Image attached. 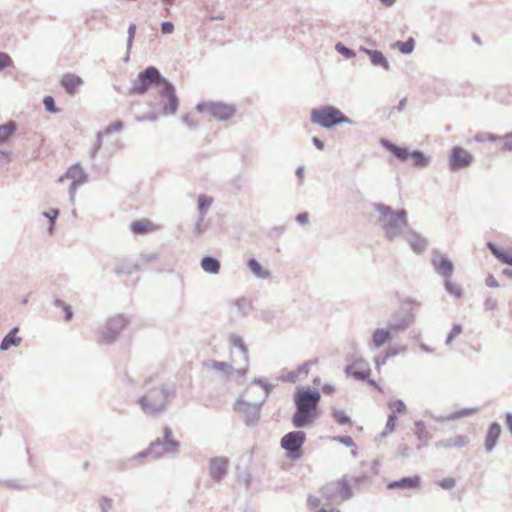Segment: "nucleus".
<instances>
[{"label":"nucleus","instance_id":"nucleus-1","mask_svg":"<svg viewBox=\"0 0 512 512\" xmlns=\"http://www.w3.org/2000/svg\"><path fill=\"white\" fill-rule=\"evenodd\" d=\"M151 88H155L161 97L164 114H173L178 108V99L173 86L163 78L155 67H148L139 73L133 82L130 93L142 95Z\"/></svg>","mask_w":512,"mask_h":512},{"label":"nucleus","instance_id":"nucleus-2","mask_svg":"<svg viewBox=\"0 0 512 512\" xmlns=\"http://www.w3.org/2000/svg\"><path fill=\"white\" fill-rule=\"evenodd\" d=\"M321 395L317 390L309 387L297 388L294 394L296 411L292 417L293 425L296 428L308 426L314 422L318 416V404Z\"/></svg>","mask_w":512,"mask_h":512},{"label":"nucleus","instance_id":"nucleus-3","mask_svg":"<svg viewBox=\"0 0 512 512\" xmlns=\"http://www.w3.org/2000/svg\"><path fill=\"white\" fill-rule=\"evenodd\" d=\"M175 395L173 388L161 385L150 389L140 400L139 404L146 413L156 414L163 411L169 400Z\"/></svg>","mask_w":512,"mask_h":512},{"label":"nucleus","instance_id":"nucleus-4","mask_svg":"<svg viewBox=\"0 0 512 512\" xmlns=\"http://www.w3.org/2000/svg\"><path fill=\"white\" fill-rule=\"evenodd\" d=\"M311 121L312 123L324 128H331L336 125L350 122L348 117L333 106H324L313 109L311 112Z\"/></svg>","mask_w":512,"mask_h":512},{"label":"nucleus","instance_id":"nucleus-5","mask_svg":"<svg viewBox=\"0 0 512 512\" xmlns=\"http://www.w3.org/2000/svg\"><path fill=\"white\" fill-rule=\"evenodd\" d=\"M379 220L386 231L388 238H392L405 227L406 214L403 211L393 212L388 207L378 206Z\"/></svg>","mask_w":512,"mask_h":512},{"label":"nucleus","instance_id":"nucleus-6","mask_svg":"<svg viewBox=\"0 0 512 512\" xmlns=\"http://www.w3.org/2000/svg\"><path fill=\"white\" fill-rule=\"evenodd\" d=\"M306 440V434L302 431H294L285 434L281 439V447L287 452L291 460L302 457V447Z\"/></svg>","mask_w":512,"mask_h":512},{"label":"nucleus","instance_id":"nucleus-7","mask_svg":"<svg viewBox=\"0 0 512 512\" xmlns=\"http://www.w3.org/2000/svg\"><path fill=\"white\" fill-rule=\"evenodd\" d=\"M197 111L207 114L218 120H228L236 112L233 105L225 104L222 102H203L197 105Z\"/></svg>","mask_w":512,"mask_h":512},{"label":"nucleus","instance_id":"nucleus-8","mask_svg":"<svg viewBox=\"0 0 512 512\" xmlns=\"http://www.w3.org/2000/svg\"><path fill=\"white\" fill-rule=\"evenodd\" d=\"M319 493L326 503L343 501L350 497V489L344 481H334L324 485Z\"/></svg>","mask_w":512,"mask_h":512},{"label":"nucleus","instance_id":"nucleus-9","mask_svg":"<svg viewBox=\"0 0 512 512\" xmlns=\"http://www.w3.org/2000/svg\"><path fill=\"white\" fill-rule=\"evenodd\" d=\"M473 156L459 146H454L451 149L449 156V167L451 171H458L471 165Z\"/></svg>","mask_w":512,"mask_h":512},{"label":"nucleus","instance_id":"nucleus-10","mask_svg":"<svg viewBox=\"0 0 512 512\" xmlns=\"http://www.w3.org/2000/svg\"><path fill=\"white\" fill-rule=\"evenodd\" d=\"M431 264L438 275L445 279L451 278L454 272V265L451 260L442 255L438 250L432 251Z\"/></svg>","mask_w":512,"mask_h":512},{"label":"nucleus","instance_id":"nucleus-11","mask_svg":"<svg viewBox=\"0 0 512 512\" xmlns=\"http://www.w3.org/2000/svg\"><path fill=\"white\" fill-rule=\"evenodd\" d=\"M127 320L122 315L111 317L102 331V342H111L126 327Z\"/></svg>","mask_w":512,"mask_h":512},{"label":"nucleus","instance_id":"nucleus-12","mask_svg":"<svg viewBox=\"0 0 512 512\" xmlns=\"http://www.w3.org/2000/svg\"><path fill=\"white\" fill-rule=\"evenodd\" d=\"M228 470V460L226 458H214L210 461L209 471L211 477L219 481L222 479Z\"/></svg>","mask_w":512,"mask_h":512},{"label":"nucleus","instance_id":"nucleus-13","mask_svg":"<svg viewBox=\"0 0 512 512\" xmlns=\"http://www.w3.org/2000/svg\"><path fill=\"white\" fill-rule=\"evenodd\" d=\"M347 373L356 379L364 380L370 374L369 364L365 360H356L348 366Z\"/></svg>","mask_w":512,"mask_h":512},{"label":"nucleus","instance_id":"nucleus-14","mask_svg":"<svg viewBox=\"0 0 512 512\" xmlns=\"http://www.w3.org/2000/svg\"><path fill=\"white\" fill-rule=\"evenodd\" d=\"M500 434L501 426L497 422L491 423L485 439V450L487 452H491L495 448Z\"/></svg>","mask_w":512,"mask_h":512},{"label":"nucleus","instance_id":"nucleus-15","mask_svg":"<svg viewBox=\"0 0 512 512\" xmlns=\"http://www.w3.org/2000/svg\"><path fill=\"white\" fill-rule=\"evenodd\" d=\"M130 229L134 234H147L156 231L158 226L148 219H140L132 222Z\"/></svg>","mask_w":512,"mask_h":512},{"label":"nucleus","instance_id":"nucleus-16","mask_svg":"<svg viewBox=\"0 0 512 512\" xmlns=\"http://www.w3.org/2000/svg\"><path fill=\"white\" fill-rule=\"evenodd\" d=\"M468 442H469V439L467 436L456 435L454 437H451V438H448L445 440H440V441L436 442L435 445L437 448H445V449L454 448V447L461 448V447L465 446L466 444H468Z\"/></svg>","mask_w":512,"mask_h":512},{"label":"nucleus","instance_id":"nucleus-17","mask_svg":"<svg viewBox=\"0 0 512 512\" xmlns=\"http://www.w3.org/2000/svg\"><path fill=\"white\" fill-rule=\"evenodd\" d=\"M389 408L391 410V414L389 416L387 426L390 427V429L392 430L395 426L396 415L397 414H399V415L406 414L407 409H406L405 404L400 400H395V401L389 402Z\"/></svg>","mask_w":512,"mask_h":512},{"label":"nucleus","instance_id":"nucleus-18","mask_svg":"<svg viewBox=\"0 0 512 512\" xmlns=\"http://www.w3.org/2000/svg\"><path fill=\"white\" fill-rule=\"evenodd\" d=\"M81 84V78L73 74H66L61 79V85L69 94H74Z\"/></svg>","mask_w":512,"mask_h":512},{"label":"nucleus","instance_id":"nucleus-19","mask_svg":"<svg viewBox=\"0 0 512 512\" xmlns=\"http://www.w3.org/2000/svg\"><path fill=\"white\" fill-rule=\"evenodd\" d=\"M381 144L383 147H385L389 152H391L397 159L401 161H405L408 156L409 152L406 148L397 146L396 144L391 143L388 140H381Z\"/></svg>","mask_w":512,"mask_h":512},{"label":"nucleus","instance_id":"nucleus-20","mask_svg":"<svg viewBox=\"0 0 512 512\" xmlns=\"http://www.w3.org/2000/svg\"><path fill=\"white\" fill-rule=\"evenodd\" d=\"M391 338L390 330L387 329H376L372 335L371 344L379 348L383 346Z\"/></svg>","mask_w":512,"mask_h":512},{"label":"nucleus","instance_id":"nucleus-21","mask_svg":"<svg viewBox=\"0 0 512 512\" xmlns=\"http://www.w3.org/2000/svg\"><path fill=\"white\" fill-rule=\"evenodd\" d=\"M17 332L18 328H14L5 336L0 345L2 350H7L11 346H18L20 344L21 338L17 336Z\"/></svg>","mask_w":512,"mask_h":512},{"label":"nucleus","instance_id":"nucleus-22","mask_svg":"<svg viewBox=\"0 0 512 512\" xmlns=\"http://www.w3.org/2000/svg\"><path fill=\"white\" fill-rule=\"evenodd\" d=\"M201 266L204 271L211 274H217L220 270V264L218 260L212 257H204L202 259Z\"/></svg>","mask_w":512,"mask_h":512},{"label":"nucleus","instance_id":"nucleus-23","mask_svg":"<svg viewBox=\"0 0 512 512\" xmlns=\"http://www.w3.org/2000/svg\"><path fill=\"white\" fill-rule=\"evenodd\" d=\"M248 267L252 273L259 278H267L270 275V273L265 270L255 259H250L248 261Z\"/></svg>","mask_w":512,"mask_h":512},{"label":"nucleus","instance_id":"nucleus-24","mask_svg":"<svg viewBox=\"0 0 512 512\" xmlns=\"http://www.w3.org/2000/svg\"><path fill=\"white\" fill-rule=\"evenodd\" d=\"M16 124L13 121H9L4 125H0V142H5L15 132Z\"/></svg>","mask_w":512,"mask_h":512},{"label":"nucleus","instance_id":"nucleus-25","mask_svg":"<svg viewBox=\"0 0 512 512\" xmlns=\"http://www.w3.org/2000/svg\"><path fill=\"white\" fill-rule=\"evenodd\" d=\"M123 128V123L121 121H115L108 125L103 131H100L97 135L98 141L101 142L104 136H108L112 133L120 132Z\"/></svg>","mask_w":512,"mask_h":512},{"label":"nucleus","instance_id":"nucleus-26","mask_svg":"<svg viewBox=\"0 0 512 512\" xmlns=\"http://www.w3.org/2000/svg\"><path fill=\"white\" fill-rule=\"evenodd\" d=\"M323 498L320 496H315V495H310L308 497V506L310 509L312 510H316V512H338V510H336L335 508H329V509H325V508H322V509H318L317 508L320 506L321 502H322Z\"/></svg>","mask_w":512,"mask_h":512},{"label":"nucleus","instance_id":"nucleus-27","mask_svg":"<svg viewBox=\"0 0 512 512\" xmlns=\"http://www.w3.org/2000/svg\"><path fill=\"white\" fill-rule=\"evenodd\" d=\"M364 51L369 55L373 64L383 66L386 69L388 68V62L381 52L368 49H365Z\"/></svg>","mask_w":512,"mask_h":512},{"label":"nucleus","instance_id":"nucleus-28","mask_svg":"<svg viewBox=\"0 0 512 512\" xmlns=\"http://www.w3.org/2000/svg\"><path fill=\"white\" fill-rule=\"evenodd\" d=\"M445 290L455 298H461L463 296V290L460 285L452 282L450 278L445 279L444 283Z\"/></svg>","mask_w":512,"mask_h":512},{"label":"nucleus","instance_id":"nucleus-29","mask_svg":"<svg viewBox=\"0 0 512 512\" xmlns=\"http://www.w3.org/2000/svg\"><path fill=\"white\" fill-rule=\"evenodd\" d=\"M416 486V480L414 478H403L399 481L390 482L387 487L389 489L394 488H414Z\"/></svg>","mask_w":512,"mask_h":512},{"label":"nucleus","instance_id":"nucleus-30","mask_svg":"<svg viewBox=\"0 0 512 512\" xmlns=\"http://www.w3.org/2000/svg\"><path fill=\"white\" fill-rule=\"evenodd\" d=\"M332 417L334 421L339 425L351 424L350 416L341 409H336L332 412Z\"/></svg>","mask_w":512,"mask_h":512},{"label":"nucleus","instance_id":"nucleus-31","mask_svg":"<svg viewBox=\"0 0 512 512\" xmlns=\"http://www.w3.org/2000/svg\"><path fill=\"white\" fill-rule=\"evenodd\" d=\"M393 48L398 49L404 54L411 53L414 49V39L409 38L406 42H396L393 44Z\"/></svg>","mask_w":512,"mask_h":512},{"label":"nucleus","instance_id":"nucleus-32","mask_svg":"<svg viewBox=\"0 0 512 512\" xmlns=\"http://www.w3.org/2000/svg\"><path fill=\"white\" fill-rule=\"evenodd\" d=\"M474 140H475V142H478V143H483L486 141L495 142V141L501 140V137L497 136L495 134H492V133L484 132V133H477L474 136Z\"/></svg>","mask_w":512,"mask_h":512},{"label":"nucleus","instance_id":"nucleus-33","mask_svg":"<svg viewBox=\"0 0 512 512\" xmlns=\"http://www.w3.org/2000/svg\"><path fill=\"white\" fill-rule=\"evenodd\" d=\"M335 441L342 443L346 445L347 447L351 448L352 454L356 456L357 454V445L355 444L354 440L350 436H339L334 438Z\"/></svg>","mask_w":512,"mask_h":512},{"label":"nucleus","instance_id":"nucleus-34","mask_svg":"<svg viewBox=\"0 0 512 512\" xmlns=\"http://www.w3.org/2000/svg\"><path fill=\"white\" fill-rule=\"evenodd\" d=\"M477 411H478L477 408H466V409H462L460 411H457V412H454V413H451V414L447 415L445 417V419H447V420H454V419H458V418H461V417H464V416H468V415L474 414Z\"/></svg>","mask_w":512,"mask_h":512},{"label":"nucleus","instance_id":"nucleus-35","mask_svg":"<svg viewBox=\"0 0 512 512\" xmlns=\"http://www.w3.org/2000/svg\"><path fill=\"white\" fill-rule=\"evenodd\" d=\"M461 333H462V326L460 324H454V326L452 327L451 331L449 332V334L447 336L446 344L450 345L452 343V341L457 336H459Z\"/></svg>","mask_w":512,"mask_h":512},{"label":"nucleus","instance_id":"nucleus-36","mask_svg":"<svg viewBox=\"0 0 512 512\" xmlns=\"http://www.w3.org/2000/svg\"><path fill=\"white\" fill-rule=\"evenodd\" d=\"M487 248L499 261H503L506 253L500 250L494 243L488 242Z\"/></svg>","mask_w":512,"mask_h":512},{"label":"nucleus","instance_id":"nucleus-37","mask_svg":"<svg viewBox=\"0 0 512 512\" xmlns=\"http://www.w3.org/2000/svg\"><path fill=\"white\" fill-rule=\"evenodd\" d=\"M43 103H44L47 111H49L51 113L58 112V109L55 106V102H54V99L52 96H46L43 100Z\"/></svg>","mask_w":512,"mask_h":512},{"label":"nucleus","instance_id":"nucleus-38","mask_svg":"<svg viewBox=\"0 0 512 512\" xmlns=\"http://www.w3.org/2000/svg\"><path fill=\"white\" fill-rule=\"evenodd\" d=\"M211 203H212V200L204 195H201L198 198V205H199V209L201 210V212H205L209 208Z\"/></svg>","mask_w":512,"mask_h":512},{"label":"nucleus","instance_id":"nucleus-39","mask_svg":"<svg viewBox=\"0 0 512 512\" xmlns=\"http://www.w3.org/2000/svg\"><path fill=\"white\" fill-rule=\"evenodd\" d=\"M441 488L451 490L455 487L456 481L454 478H444L439 482Z\"/></svg>","mask_w":512,"mask_h":512},{"label":"nucleus","instance_id":"nucleus-40","mask_svg":"<svg viewBox=\"0 0 512 512\" xmlns=\"http://www.w3.org/2000/svg\"><path fill=\"white\" fill-rule=\"evenodd\" d=\"M12 63L11 58L7 54L0 53V70L10 67Z\"/></svg>","mask_w":512,"mask_h":512},{"label":"nucleus","instance_id":"nucleus-41","mask_svg":"<svg viewBox=\"0 0 512 512\" xmlns=\"http://www.w3.org/2000/svg\"><path fill=\"white\" fill-rule=\"evenodd\" d=\"M502 139L504 140L502 150L503 151H512V132L506 134Z\"/></svg>","mask_w":512,"mask_h":512},{"label":"nucleus","instance_id":"nucleus-42","mask_svg":"<svg viewBox=\"0 0 512 512\" xmlns=\"http://www.w3.org/2000/svg\"><path fill=\"white\" fill-rule=\"evenodd\" d=\"M56 304L63 308L64 314H65V320H70L72 318V311H71L70 306L66 305L62 301H57Z\"/></svg>","mask_w":512,"mask_h":512},{"label":"nucleus","instance_id":"nucleus-43","mask_svg":"<svg viewBox=\"0 0 512 512\" xmlns=\"http://www.w3.org/2000/svg\"><path fill=\"white\" fill-rule=\"evenodd\" d=\"M336 50H337L339 53H341V54L345 55L346 57H351V56H353V55H354V53H353L351 50H349L348 48H346V47H345L343 44H341V43H338V44L336 45Z\"/></svg>","mask_w":512,"mask_h":512},{"label":"nucleus","instance_id":"nucleus-44","mask_svg":"<svg viewBox=\"0 0 512 512\" xmlns=\"http://www.w3.org/2000/svg\"><path fill=\"white\" fill-rule=\"evenodd\" d=\"M429 163V157L418 150V167H425Z\"/></svg>","mask_w":512,"mask_h":512},{"label":"nucleus","instance_id":"nucleus-45","mask_svg":"<svg viewBox=\"0 0 512 512\" xmlns=\"http://www.w3.org/2000/svg\"><path fill=\"white\" fill-rule=\"evenodd\" d=\"M485 284L488 286V287H491V288H497L499 286V283L498 281L494 278L493 275H489L486 280H485Z\"/></svg>","mask_w":512,"mask_h":512},{"label":"nucleus","instance_id":"nucleus-46","mask_svg":"<svg viewBox=\"0 0 512 512\" xmlns=\"http://www.w3.org/2000/svg\"><path fill=\"white\" fill-rule=\"evenodd\" d=\"M162 33L169 34L174 30V25L171 22H163L161 27Z\"/></svg>","mask_w":512,"mask_h":512},{"label":"nucleus","instance_id":"nucleus-47","mask_svg":"<svg viewBox=\"0 0 512 512\" xmlns=\"http://www.w3.org/2000/svg\"><path fill=\"white\" fill-rule=\"evenodd\" d=\"M418 441H422L424 438H427L426 434L424 435L425 426L424 423L421 421H418Z\"/></svg>","mask_w":512,"mask_h":512},{"label":"nucleus","instance_id":"nucleus-48","mask_svg":"<svg viewBox=\"0 0 512 512\" xmlns=\"http://www.w3.org/2000/svg\"><path fill=\"white\" fill-rule=\"evenodd\" d=\"M497 301L494 298H487L484 306L487 310H493L496 307Z\"/></svg>","mask_w":512,"mask_h":512},{"label":"nucleus","instance_id":"nucleus-49","mask_svg":"<svg viewBox=\"0 0 512 512\" xmlns=\"http://www.w3.org/2000/svg\"><path fill=\"white\" fill-rule=\"evenodd\" d=\"M428 246V241L418 234V253Z\"/></svg>","mask_w":512,"mask_h":512},{"label":"nucleus","instance_id":"nucleus-50","mask_svg":"<svg viewBox=\"0 0 512 512\" xmlns=\"http://www.w3.org/2000/svg\"><path fill=\"white\" fill-rule=\"evenodd\" d=\"M506 425H507V428L512 436V413L511 412L506 413Z\"/></svg>","mask_w":512,"mask_h":512},{"label":"nucleus","instance_id":"nucleus-51","mask_svg":"<svg viewBox=\"0 0 512 512\" xmlns=\"http://www.w3.org/2000/svg\"><path fill=\"white\" fill-rule=\"evenodd\" d=\"M322 391L325 393V394H328V395H331L335 392V387L333 385H330V384H326L322 387Z\"/></svg>","mask_w":512,"mask_h":512},{"label":"nucleus","instance_id":"nucleus-52","mask_svg":"<svg viewBox=\"0 0 512 512\" xmlns=\"http://www.w3.org/2000/svg\"><path fill=\"white\" fill-rule=\"evenodd\" d=\"M308 218L309 216L307 213H302L297 216V221L301 224H306L308 223Z\"/></svg>","mask_w":512,"mask_h":512},{"label":"nucleus","instance_id":"nucleus-53","mask_svg":"<svg viewBox=\"0 0 512 512\" xmlns=\"http://www.w3.org/2000/svg\"><path fill=\"white\" fill-rule=\"evenodd\" d=\"M233 344L235 346H238L240 349H242L244 352H246L245 346L240 338H234Z\"/></svg>","mask_w":512,"mask_h":512},{"label":"nucleus","instance_id":"nucleus-54","mask_svg":"<svg viewBox=\"0 0 512 512\" xmlns=\"http://www.w3.org/2000/svg\"><path fill=\"white\" fill-rule=\"evenodd\" d=\"M502 263L512 266V254L506 253Z\"/></svg>","mask_w":512,"mask_h":512},{"label":"nucleus","instance_id":"nucleus-55","mask_svg":"<svg viewBox=\"0 0 512 512\" xmlns=\"http://www.w3.org/2000/svg\"><path fill=\"white\" fill-rule=\"evenodd\" d=\"M313 143L319 150H322L324 147L323 142L318 138H313Z\"/></svg>","mask_w":512,"mask_h":512},{"label":"nucleus","instance_id":"nucleus-56","mask_svg":"<svg viewBox=\"0 0 512 512\" xmlns=\"http://www.w3.org/2000/svg\"><path fill=\"white\" fill-rule=\"evenodd\" d=\"M310 364L311 363L308 362V363H305L304 365H302L300 367V372L307 375L309 373V366H310Z\"/></svg>","mask_w":512,"mask_h":512},{"label":"nucleus","instance_id":"nucleus-57","mask_svg":"<svg viewBox=\"0 0 512 512\" xmlns=\"http://www.w3.org/2000/svg\"><path fill=\"white\" fill-rule=\"evenodd\" d=\"M101 506L103 509L110 508L111 507V500L109 499H103L101 502Z\"/></svg>","mask_w":512,"mask_h":512},{"label":"nucleus","instance_id":"nucleus-58","mask_svg":"<svg viewBox=\"0 0 512 512\" xmlns=\"http://www.w3.org/2000/svg\"><path fill=\"white\" fill-rule=\"evenodd\" d=\"M47 216L53 220L55 219L57 216H58V211L57 210H51L47 213Z\"/></svg>","mask_w":512,"mask_h":512},{"label":"nucleus","instance_id":"nucleus-59","mask_svg":"<svg viewBox=\"0 0 512 512\" xmlns=\"http://www.w3.org/2000/svg\"><path fill=\"white\" fill-rule=\"evenodd\" d=\"M506 277L512 278V269L506 268L502 272Z\"/></svg>","mask_w":512,"mask_h":512},{"label":"nucleus","instance_id":"nucleus-60","mask_svg":"<svg viewBox=\"0 0 512 512\" xmlns=\"http://www.w3.org/2000/svg\"><path fill=\"white\" fill-rule=\"evenodd\" d=\"M214 366L218 369H224L226 367V364L223 362H215Z\"/></svg>","mask_w":512,"mask_h":512},{"label":"nucleus","instance_id":"nucleus-61","mask_svg":"<svg viewBox=\"0 0 512 512\" xmlns=\"http://www.w3.org/2000/svg\"><path fill=\"white\" fill-rule=\"evenodd\" d=\"M385 6H391L395 0H380Z\"/></svg>","mask_w":512,"mask_h":512},{"label":"nucleus","instance_id":"nucleus-62","mask_svg":"<svg viewBox=\"0 0 512 512\" xmlns=\"http://www.w3.org/2000/svg\"><path fill=\"white\" fill-rule=\"evenodd\" d=\"M76 169H77L76 167L69 169L66 174V177H72V173H74Z\"/></svg>","mask_w":512,"mask_h":512},{"label":"nucleus","instance_id":"nucleus-63","mask_svg":"<svg viewBox=\"0 0 512 512\" xmlns=\"http://www.w3.org/2000/svg\"><path fill=\"white\" fill-rule=\"evenodd\" d=\"M191 117H192V115H191V114H188L187 116H185V118H184L185 122L190 123V124H193V121H190V118H191Z\"/></svg>","mask_w":512,"mask_h":512},{"label":"nucleus","instance_id":"nucleus-64","mask_svg":"<svg viewBox=\"0 0 512 512\" xmlns=\"http://www.w3.org/2000/svg\"><path fill=\"white\" fill-rule=\"evenodd\" d=\"M171 435V431L169 429H165V436L168 438Z\"/></svg>","mask_w":512,"mask_h":512}]
</instances>
